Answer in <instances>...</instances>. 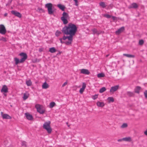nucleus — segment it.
Wrapping results in <instances>:
<instances>
[{
	"mask_svg": "<svg viewBox=\"0 0 147 147\" xmlns=\"http://www.w3.org/2000/svg\"><path fill=\"white\" fill-rule=\"evenodd\" d=\"M144 134L147 136V129L144 132Z\"/></svg>",
	"mask_w": 147,
	"mask_h": 147,
	"instance_id": "obj_46",
	"label": "nucleus"
},
{
	"mask_svg": "<svg viewBox=\"0 0 147 147\" xmlns=\"http://www.w3.org/2000/svg\"><path fill=\"white\" fill-rule=\"evenodd\" d=\"M69 18L68 13L65 12H63L62 14V16L61 18V20L64 24H66L68 23L67 19Z\"/></svg>",
	"mask_w": 147,
	"mask_h": 147,
	"instance_id": "obj_2",
	"label": "nucleus"
},
{
	"mask_svg": "<svg viewBox=\"0 0 147 147\" xmlns=\"http://www.w3.org/2000/svg\"><path fill=\"white\" fill-rule=\"evenodd\" d=\"M67 126H68V127H69V125H67Z\"/></svg>",
	"mask_w": 147,
	"mask_h": 147,
	"instance_id": "obj_52",
	"label": "nucleus"
},
{
	"mask_svg": "<svg viewBox=\"0 0 147 147\" xmlns=\"http://www.w3.org/2000/svg\"><path fill=\"white\" fill-rule=\"evenodd\" d=\"M92 31L93 34H97L98 35L101 33L100 32L98 31L97 29L95 28L92 29Z\"/></svg>",
	"mask_w": 147,
	"mask_h": 147,
	"instance_id": "obj_24",
	"label": "nucleus"
},
{
	"mask_svg": "<svg viewBox=\"0 0 147 147\" xmlns=\"http://www.w3.org/2000/svg\"><path fill=\"white\" fill-rule=\"evenodd\" d=\"M86 87V84L85 83L83 82V83L82 87L80 89L79 91L80 92V94H82L83 92Z\"/></svg>",
	"mask_w": 147,
	"mask_h": 147,
	"instance_id": "obj_16",
	"label": "nucleus"
},
{
	"mask_svg": "<svg viewBox=\"0 0 147 147\" xmlns=\"http://www.w3.org/2000/svg\"><path fill=\"white\" fill-rule=\"evenodd\" d=\"M107 99L109 102H113L114 101V99L112 97H109Z\"/></svg>",
	"mask_w": 147,
	"mask_h": 147,
	"instance_id": "obj_32",
	"label": "nucleus"
},
{
	"mask_svg": "<svg viewBox=\"0 0 147 147\" xmlns=\"http://www.w3.org/2000/svg\"><path fill=\"white\" fill-rule=\"evenodd\" d=\"M14 61L15 62V64L17 65L19 63H22L23 62H22L20 61V60L18 58L15 57L14 58Z\"/></svg>",
	"mask_w": 147,
	"mask_h": 147,
	"instance_id": "obj_20",
	"label": "nucleus"
},
{
	"mask_svg": "<svg viewBox=\"0 0 147 147\" xmlns=\"http://www.w3.org/2000/svg\"><path fill=\"white\" fill-rule=\"evenodd\" d=\"M112 18L114 20L116 19V17L115 16H112Z\"/></svg>",
	"mask_w": 147,
	"mask_h": 147,
	"instance_id": "obj_44",
	"label": "nucleus"
},
{
	"mask_svg": "<svg viewBox=\"0 0 147 147\" xmlns=\"http://www.w3.org/2000/svg\"><path fill=\"white\" fill-rule=\"evenodd\" d=\"M1 115L3 119H10L11 117L8 115L6 114H3L2 112H1Z\"/></svg>",
	"mask_w": 147,
	"mask_h": 147,
	"instance_id": "obj_9",
	"label": "nucleus"
},
{
	"mask_svg": "<svg viewBox=\"0 0 147 147\" xmlns=\"http://www.w3.org/2000/svg\"><path fill=\"white\" fill-rule=\"evenodd\" d=\"M6 32V30L3 24L0 25V34H5Z\"/></svg>",
	"mask_w": 147,
	"mask_h": 147,
	"instance_id": "obj_7",
	"label": "nucleus"
},
{
	"mask_svg": "<svg viewBox=\"0 0 147 147\" xmlns=\"http://www.w3.org/2000/svg\"><path fill=\"white\" fill-rule=\"evenodd\" d=\"M81 73L84 74L88 75L90 73L87 69H81Z\"/></svg>",
	"mask_w": 147,
	"mask_h": 147,
	"instance_id": "obj_14",
	"label": "nucleus"
},
{
	"mask_svg": "<svg viewBox=\"0 0 147 147\" xmlns=\"http://www.w3.org/2000/svg\"><path fill=\"white\" fill-rule=\"evenodd\" d=\"M126 94L129 97H133L134 96L135 94L134 92L127 91L126 92Z\"/></svg>",
	"mask_w": 147,
	"mask_h": 147,
	"instance_id": "obj_17",
	"label": "nucleus"
},
{
	"mask_svg": "<svg viewBox=\"0 0 147 147\" xmlns=\"http://www.w3.org/2000/svg\"><path fill=\"white\" fill-rule=\"evenodd\" d=\"M144 94L146 98H147V90H146L144 92Z\"/></svg>",
	"mask_w": 147,
	"mask_h": 147,
	"instance_id": "obj_41",
	"label": "nucleus"
},
{
	"mask_svg": "<svg viewBox=\"0 0 147 147\" xmlns=\"http://www.w3.org/2000/svg\"><path fill=\"white\" fill-rule=\"evenodd\" d=\"M67 82H65L62 85V87H64V86H65L67 84Z\"/></svg>",
	"mask_w": 147,
	"mask_h": 147,
	"instance_id": "obj_43",
	"label": "nucleus"
},
{
	"mask_svg": "<svg viewBox=\"0 0 147 147\" xmlns=\"http://www.w3.org/2000/svg\"><path fill=\"white\" fill-rule=\"evenodd\" d=\"M98 98V95L95 94L94 95H93L92 97V99L93 100H95Z\"/></svg>",
	"mask_w": 147,
	"mask_h": 147,
	"instance_id": "obj_39",
	"label": "nucleus"
},
{
	"mask_svg": "<svg viewBox=\"0 0 147 147\" xmlns=\"http://www.w3.org/2000/svg\"><path fill=\"white\" fill-rule=\"evenodd\" d=\"M109 54H108V55H106V57H107L109 56Z\"/></svg>",
	"mask_w": 147,
	"mask_h": 147,
	"instance_id": "obj_51",
	"label": "nucleus"
},
{
	"mask_svg": "<svg viewBox=\"0 0 147 147\" xmlns=\"http://www.w3.org/2000/svg\"><path fill=\"white\" fill-rule=\"evenodd\" d=\"M119 87V85H116L112 87L110 90V92H111L113 93L116 91L118 89Z\"/></svg>",
	"mask_w": 147,
	"mask_h": 147,
	"instance_id": "obj_10",
	"label": "nucleus"
},
{
	"mask_svg": "<svg viewBox=\"0 0 147 147\" xmlns=\"http://www.w3.org/2000/svg\"><path fill=\"white\" fill-rule=\"evenodd\" d=\"M50 121L46 122L45 123L43 126V128L46 129L49 134L51 133L52 131V129L50 127Z\"/></svg>",
	"mask_w": 147,
	"mask_h": 147,
	"instance_id": "obj_3",
	"label": "nucleus"
},
{
	"mask_svg": "<svg viewBox=\"0 0 147 147\" xmlns=\"http://www.w3.org/2000/svg\"><path fill=\"white\" fill-rule=\"evenodd\" d=\"M29 97V94H26V93H24V94L23 98V99L24 100H25L26 99Z\"/></svg>",
	"mask_w": 147,
	"mask_h": 147,
	"instance_id": "obj_30",
	"label": "nucleus"
},
{
	"mask_svg": "<svg viewBox=\"0 0 147 147\" xmlns=\"http://www.w3.org/2000/svg\"><path fill=\"white\" fill-rule=\"evenodd\" d=\"M61 53V52H59L57 54V55H58L59 54H60Z\"/></svg>",
	"mask_w": 147,
	"mask_h": 147,
	"instance_id": "obj_49",
	"label": "nucleus"
},
{
	"mask_svg": "<svg viewBox=\"0 0 147 147\" xmlns=\"http://www.w3.org/2000/svg\"><path fill=\"white\" fill-rule=\"evenodd\" d=\"M77 30V28L76 26L71 23H69L67 26H65L62 28L61 31L64 34L69 35L67 36L64 35L62 38L63 40H65L67 39H68V41L65 42L66 45H69L71 44L73 36L76 34Z\"/></svg>",
	"mask_w": 147,
	"mask_h": 147,
	"instance_id": "obj_1",
	"label": "nucleus"
},
{
	"mask_svg": "<svg viewBox=\"0 0 147 147\" xmlns=\"http://www.w3.org/2000/svg\"><path fill=\"white\" fill-rule=\"evenodd\" d=\"M57 6L62 11H64L65 7L64 5L59 4L57 5Z\"/></svg>",
	"mask_w": 147,
	"mask_h": 147,
	"instance_id": "obj_19",
	"label": "nucleus"
},
{
	"mask_svg": "<svg viewBox=\"0 0 147 147\" xmlns=\"http://www.w3.org/2000/svg\"><path fill=\"white\" fill-rule=\"evenodd\" d=\"M19 55L22 57L20 59L21 62H24L27 58V55L26 53L22 52L20 53Z\"/></svg>",
	"mask_w": 147,
	"mask_h": 147,
	"instance_id": "obj_5",
	"label": "nucleus"
},
{
	"mask_svg": "<svg viewBox=\"0 0 147 147\" xmlns=\"http://www.w3.org/2000/svg\"><path fill=\"white\" fill-rule=\"evenodd\" d=\"M123 140V138H122V139H118V140H117V141H118V142H121V141H122Z\"/></svg>",
	"mask_w": 147,
	"mask_h": 147,
	"instance_id": "obj_45",
	"label": "nucleus"
},
{
	"mask_svg": "<svg viewBox=\"0 0 147 147\" xmlns=\"http://www.w3.org/2000/svg\"><path fill=\"white\" fill-rule=\"evenodd\" d=\"M123 141L128 142H130L131 140V138L130 137H126L123 138Z\"/></svg>",
	"mask_w": 147,
	"mask_h": 147,
	"instance_id": "obj_28",
	"label": "nucleus"
},
{
	"mask_svg": "<svg viewBox=\"0 0 147 147\" xmlns=\"http://www.w3.org/2000/svg\"><path fill=\"white\" fill-rule=\"evenodd\" d=\"M138 5L136 3H132L131 5H129L128 8L129 9L131 8H134V9H136L138 8Z\"/></svg>",
	"mask_w": 147,
	"mask_h": 147,
	"instance_id": "obj_12",
	"label": "nucleus"
},
{
	"mask_svg": "<svg viewBox=\"0 0 147 147\" xmlns=\"http://www.w3.org/2000/svg\"><path fill=\"white\" fill-rule=\"evenodd\" d=\"M123 55L124 56H125L129 58H134L135 57V56L134 55H132L124 53L123 54Z\"/></svg>",
	"mask_w": 147,
	"mask_h": 147,
	"instance_id": "obj_25",
	"label": "nucleus"
},
{
	"mask_svg": "<svg viewBox=\"0 0 147 147\" xmlns=\"http://www.w3.org/2000/svg\"><path fill=\"white\" fill-rule=\"evenodd\" d=\"M144 43V41L143 40H139V44L140 45H142Z\"/></svg>",
	"mask_w": 147,
	"mask_h": 147,
	"instance_id": "obj_36",
	"label": "nucleus"
},
{
	"mask_svg": "<svg viewBox=\"0 0 147 147\" xmlns=\"http://www.w3.org/2000/svg\"><path fill=\"white\" fill-rule=\"evenodd\" d=\"M98 107H102L104 106L105 104L104 102L98 101L96 103Z\"/></svg>",
	"mask_w": 147,
	"mask_h": 147,
	"instance_id": "obj_21",
	"label": "nucleus"
},
{
	"mask_svg": "<svg viewBox=\"0 0 147 147\" xmlns=\"http://www.w3.org/2000/svg\"><path fill=\"white\" fill-rule=\"evenodd\" d=\"M39 51L41 52V51H42V50L41 49H39Z\"/></svg>",
	"mask_w": 147,
	"mask_h": 147,
	"instance_id": "obj_50",
	"label": "nucleus"
},
{
	"mask_svg": "<svg viewBox=\"0 0 147 147\" xmlns=\"http://www.w3.org/2000/svg\"><path fill=\"white\" fill-rule=\"evenodd\" d=\"M99 4L100 6L101 7L103 8H105L106 6L105 4V2H100L99 3Z\"/></svg>",
	"mask_w": 147,
	"mask_h": 147,
	"instance_id": "obj_26",
	"label": "nucleus"
},
{
	"mask_svg": "<svg viewBox=\"0 0 147 147\" xmlns=\"http://www.w3.org/2000/svg\"><path fill=\"white\" fill-rule=\"evenodd\" d=\"M11 12L12 14L19 18H20L22 17V15L19 12H17L16 11L12 10L11 11Z\"/></svg>",
	"mask_w": 147,
	"mask_h": 147,
	"instance_id": "obj_8",
	"label": "nucleus"
},
{
	"mask_svg": "<svg viewBox=\"0 0 147 147\" xmlns=\"http://www.w3.org/2000/svg\"><path fill=\"white\" fill-rule=\"evenodd\" d=\"M45 6L47 8L49 14L52 15L54 12V10L52 8V4L51 3H48L45 4Z\"/></svg>",
	"mask_w": 147,
	"mask_h": 147,
	"instance_id": "obj_4",
	"label": "nucleus"
},
{
	"mask_svg": "<svg viewBox=\"0 0 147 147\" xmlns=\"http://www.w3.org/2000/svg\"><path fill=\"white\" fill-rule=\"evenodd\" d=\"M38 10H39V11H40V10H41V11H43V9L42 8H38Z\"/></svg>",
	"mask_w": 147,
	"mask_h": 147,
	"instance_id": "obj_47",
	"label": "nucleus"
},
{
	"mask_svg": "<svg viewBox=\"0 0 147 147\" xmlns=\"http://www.w3.org/2000/svg\"><path fill=\"white\" fill-rule=\"evenodd\" d=\"M104 16L107 18H110L111 17V16L108 14H106L104 15Z\"/></svg>",
	"mask_w": 147,
	"mask_h": 147,
	"instance_id": "obj_38",
	"label": "nucleus"
},
{
	"mask_svg": "<svg viewBox=\"0 0 147 147\" xmlns=\"http://www.w3.org/2000/svg\"><path fill=\"white\" fill-rule=\"evenodd\" d=\"M7 13H5V14H4V16H7Z\"/></svg>",
	"mask_w": 147,
	"mask_h": 147,
	"instance_id": "obj_48",
	"label": "nucleus"
},
{
	"mask_svg": "<svg viewBox=\"0 0 147 147\" xmlns=\"http://www.w3.org/2000/svg\"><path fill=\"white\" fill-rule=\"evenodd\" d=\"M8 89L7 86L5 85H4L1 90V92L7 93L8 92Z\"/></svg>",
	"mask_w": 147,
	"mask_h": 147,
	"instance_id": "obj_13",
	"label": "nucleus"
},
{
	"mask_svg": "<svg viewBox=\"0 0 147 147\" xmlns=\"http://www.w3.org/2000/svg\"><path fill=\"white\" fill-rule=\"evenodd\" d=\"M106 90V88L105 87H103L100 89L99 92L100 93H102L105 91Z\"/></svg>",
	"mask_w": 147,
	"mask_h": 147,
	"instance_id": "obj_31",
	"label": "nucleus"
},
{
	"mask_svg": "<svg viewBox=\"0 0 147 147\" xmlns=\"http://www.w3.org/2000/svg\"><path fill=\"white\" fill-rule=\"evenodd\" d=\"M105 75L103 73H100L97 75V77L98 78H100L105 77Z\"/></svg>",
	"mask_w": 147,
	"mask_h": 147,
	"instance_id": "obj_27",
	"label": "nucleus"
},
{
	"mask_svg": "<svg viewBox=\"0 0 147 147\" xmlns=\"http://www.w3.org/2000/svg\"><path fill=\"white\" fill-rule=\"evenodd\" d=\"M59 40H60V42L61 43H65V42L62 41V39L61 38H59Z\"/></svg>",
	"mask_w": 147,
	"mask_h": 147,
	"instance_id": "obj_42",
	"label": "nucleus"
},
{
	"mask_svg": "<svg viewBox=\"0 0 147 147\" xmlns=\"http://www.w3.org/2000/svg\"><path fill=\"white\" fill-rule=\"evenodd\" d=\"M42 86V88L46 89L49 88V86L48 84L45 82L43 84Z\"/></svg>",
	"mask_w": 147,
	"mask_h": 147,
	"instance_id": "obj_22",
	"label": "nucleus"
},
{
	"mask_svg": "<svg viewBox=\"0 0 147 147\" xmlns=\"http://www.w3.org/2000/svg\"><path fill=\"white\" fill-rule=\"evenodd\" d=\"M66 124H67H67H68V123H66Z\"/></svg>",
	"mask_w": 147,
	"mask_h": 147,
	"instance_id": "obj_53",
	"label": "nucleus"
},
{
	"mask_svg": "<svg viewBox=\"0 0 147 147\" xmlns=\"http://www.w3.org/2000/svg\"><path fill=\"white\" fill-rule=\"evenodd\" d=\"M49 51L51 53H53L57 51L55 47H52L50 48Z\"/></svg>",
	"mask_w": 147,
	"mask_h": 147,
	"instance_id": "obj_23",
	"label": "nucleus"
},
{
	"mask_svg": "<svg viewBox=\"0 0 147 147\" xmlns=\"http://www.w3.org/2000/svg\"><path fill=\"white\" fill-rule=\"evenodd\" d=\"M25 115L27 119L30 120H32L33 119L32 116L28 113H26Z\"/></svg>",
	"mask_w": 147,
	"mask_h": 147,
	"instance_id": "obj_15",
	"label": "nucleus"
},
{
	"mask_svg": "<svg viewBox=\"0 0 147 147\" xmlns=\"http://www.w3.org/2000/svg\"><path fill=\"white\" fill-rule=\"evenodd\" d=\"M35 107L36 109L37 112L40 113L42 114L45 113V110L41 108L40 105L39 104L36 105Z\"/></svg>",
	"mask_w": 147,
	"mask_h": 147,
	"instance_id": "obj_6",
	"label": "nucleus"
},
{
	"mask_svg": "<svg viewBox=\"0 0 147 147\" xmlns=\"http://www.w3.org/2000/svg\"><path fill=\"white\" fill-rule=\"evenodd\" d=\"M127 125L126 123H124L121 126V127L122 128H124L126 127H127Z\"/></svg>",
	"mask_w": 147,
	"mask_h": 147,
	"instance_id": "obj_37",
	"label": "nucleus"
},
{
	"mask_svg": "<svg viewBox=\"0 0 147 147\" xmlns=\"http://www.w3.org/2000/svg\"><path fill=\"white\" fill-rule=\"evenodd\" d=\"M26 84L27 86H30L31 85L32 83L31 80H29L26 81Z\"/></svg>",
	"mask_w": 147,
	"mask_h": 147,
	"instance_id": "obj_29",
	"label": "nucleus"
},
{
	"mask_svg": "<svg viewBox=\"0 0 147 147\" xmlns=\"http://www.w3.org/2000/svg\"><path fill=\"white\" fill-rule=\"evenodd\" d=\"M61 34V32L58 30H57L55 33V35L57 36H58Z\"/></svg>",
	"mask_w": 147,
	"mask_h": 147,
	"instance_id": "obj_34",
	"label": "nucleus"
},
{
	"mask_svg": "<svg viewBox=\"0 0 147 147\" xmlns=\"http://www.w3.org/2000/svg\"><path fill=\"white\" fill-rule=\"evenodd\" d=\"M124 30V26L122 27L115 32V34L117 35H119L121 33L123 32Z\"/></svg>",
	"mask_w": 147,
	"mask_h": 147,
	"instance_id": "obj_11",
	"label": "nucleus"
},
{
	"mask_svg": "<svg viewBox=\"0 0 147 147\" xmlns=\"http://www.w3.org/2000/svg\"><path fill=\"white\" fill-rule=\"evenodd\" d=\"M141 87L139 86H137L134 89V92L139 94L141 90Z\"/></svg>",
	"mask_w": 147,
	"mask_h": 147,
	"instance_id": "obj_18",
	"label": "nucleus"
},
{
	"mask_svg": "<svg viewBox=\"0 0 147 147\" xmlns=\"http://www.w3.org/2000/svg\"><path fill=\"white\" fill-rule=\"evenodd\" d=\"M55 105V103L53 102H51L50 104V108H52Z\"/></svg>",
	"mask_w": 147,
	"mask_h": 147,
	"instance_id": "obj_33",
	"label": "nucleus"
},
{
	"mask_svg": "<svg viewBox=\"0 0 147 147\" xmlns=\"http://www.w3.org/2000/svg\"><path fill=\"white\" fill-rule=\"evenodd\" d=\"M22 145L24 147H26V142L24 141H22Z\"/></svg>",
	"mask_w": 147,
	"mask_h": 147,
	"instance_id": "obj_35",
	"label": "nucleus"
},
{
	"mask_svg": "<svg viewBox=\"0 0 147 147\" xmlns=\"http://www.w3.org/2000/svg\"><path fill=\"white\" fill-rule=\"evenodd\" d=\"M0 40H2L3 41L6 42V40L5 38L2 37L1 38H0Z\"/></svg>",
	"mask_w": 147,
	"mask_h": 147,
	"instance_id": "obj_40",
	"label": "nucleus"
}]
</instances>
